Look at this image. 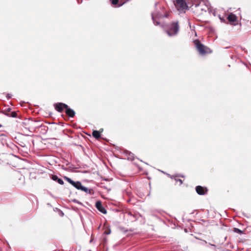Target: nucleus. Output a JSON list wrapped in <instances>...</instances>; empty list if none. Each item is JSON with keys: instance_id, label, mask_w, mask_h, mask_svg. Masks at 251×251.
I'll return each instance as SVG.
<instances>
[{"instance_id": "39448f33", "label": "nucleus", "mask_w": 251, "mask_h": 251, "mask_svg": "<svg viewBox=\"0 0 251 251\" xmlns=\"http://www.w3.org/2000/svg\"><path fill=\"white\" fill-rule=\"evenodd\" d=\"M172 1L178 10H183L187 7L185 0H172Z\"/></svg>"}, {"instance_id": "9d476101", "label": "nucleus", "mask_w": 251, "mask_h": 251, "mask_svg": "<svg viewBox=\"0 0 251 251\" xmlns=\"http://www.w3.org/2000/svg\"><path fill=\"white\" fill-rule=\"evenodd\" d=\"M228 20L230 22H234L236 21L237 17L234 14L230 13L227 17Z\"/></svg>"}, {"instance_id": "6e6552de", "label": "nucleus", "mask_w": 251, "mask_h": 251, "mask_svg": "<svg viewBox=\"0 0 251 251\" xmlns=\"http://www.w3.org/2000/svg\"><path fill=\"white\" fill-rule=\"evenodd\" d=\"M66 114L70 117L73 118L75 115V112L74 110L70 108L68 106V108H65Z\"/></svg>"}, {"instance_id": "20e7f679", "label": "nucleus", "mask_w": 251, "mask_h": 251, "mask_svg": "<svg viewBox=\"0 0 251 251\" xmlns=\"http://www.w3.org/2000/svg\"><path fill=\"white\" fill-rule=\"evenodd\" d=\"M178 30V22H175L169 25L168 29L166 32L169 36H173L177 34Z\"/></svg>"}, {"instance_id": "6ab92c4d", "label": "nucleus", "mask_w": 251, "mask_h": 251, "mask_svg": "<svg viewBox=\"0 0 251 251\" xmlns=\"http://www.w3.org/2000/svg\"><path fill=\"white\" fill-rule=\"evenodd\" d=\"M41 127L43 128V130H44L45 132H47V131L48 129V127L45 126H42Z\"/></svg>"}, {"instance_id": "0eeeda50", "label": "nucleus", "mask_w": 251, "mask_h": 251, "mask_svg": "<svg viewBox=\"0 0 251 251\" xmlns=\"http://www.w3.org/2000/svg\"><path fill=\"white\" fill-rule=\"evenodd\" d=\"M96 207L97 209L103 214H106L107 211L105 208L102 206L100 201H97L95 204Z\"/></svg>"}, {"instance_id": "f8f14e48", "label": "nucleus", "mask_w": 251, "mask_h": 251, "mask_svg": "<svg viewBox=\"0 0 251 251\" xmlns=\"http://www.w3.org/2000/svg\"><path fill=\"white\" fill-rule=\"evenodd\" d=\"M5 115L9 117H13V118H16L17 116V114L15 111H13L10 113H6Z\"/></svg>"}, {"instance_id": "f3484780", "label": "nucleus", "mask_w": 251, "mask_h": 251, "mask_svg": "<svg viewBox=\"0 0 251 251\" xmlns=\"http://www.w3.org/2000/svg\"><path fill=\"white\" fill-rule=\"evenodd\" d=\"M128 215H130L131 217H133V218L131 219V220H132V221H136L137 220V218L131 213L129 212L128 213Z\"/></svg>"}, {"instance_id": "f03ea898", "label": "nucleus", "mask_w": 251, "mask_h": 251, "mask_svg": "<svg viewBox=\"0 0 251 251\" xmlns=\"http://www.w3.org/2000/svg\"><path fill=\"white\" fill-rule=\"evenodd\" d=\"M64 179L77 190H81L87 194H91L92 190L82 186L80 181H75L67 176H64Z\"/></svg>"}, {"instance_id": "412c9836", "label": "nucleus", "mask_w": 251, "mask_h": 251, "mask_svg": "<svg viewBox=\"0 0 251 251\" xmlns=\"http://www.w3.org/2000/svg\"><path fill=\"white\" fill-rule=\"evenodd\" d=\"M111 233V230L110 229H108L107 230H106L105 231H104V234H106V235H108V234H110Z\"/></svg>"}, {"instance_id": "4468645a", "label": "nucleus", "mask_w": 251, "mask_h": 251, "mask_svg": "<svg viewBox=\"0 0 251 251\" xmlns=\"http://www.w3.org/2000/svg\"><path fill=\"white\" fill-rule=\"evenodd\" d=\"M6 137H6V136L5 134H1L0 135V140L6 141Z\"/></svg>"}, {"instance_id": "f257e3e1", "label": "nucleus", "mask_w": 251, "mask_h": 251, "mask_svg": "<svg viewBox=\"0 0 251 251\" xmlns=\"http://www.w3.org/2000/svg\"><path fill=\"white\" fill-rule=\"evenodd\" d=\"M164 10L159 3L155 4V10L151 13V18L155 25H159V22L157 20L164 17H167L168 15L164 14Z\"/></svg>"}, {"instance_id": "ddd939ff", "label": "nucleus", "mask_w": 251, "mask_h": 251, "mask_svg": "<svg viewBox=\"0 0 251 251\" xmlns=\"http://www.w3.org/2000/svg\"><path fill=\"white\" fill-rule=\"evenodd\" d=\"M233 231L234 232L239 233V234H242L243 233V231L237 228H234Z\"/></svg>"}, {"instance_id": "423d86ee", "label": "nucleus", "mask_w": 251, "mask_h": 251, "mask_svg": "<svg viewBox=\"0 0 251 251\" xmlns=\"http://www.w3.org/2000/svg\"><path fill=\"white\" fill-rule=\"evenodd\" d=\"M54 106L55 110L59 112H62L64 108H68V105L62 102L54 103Z\"/></svg>"}, {"instance_id": "9b49d317", "label": "nucleus", "mask_w": 251, "mask_h": 251, "mask_svg": "<svg viewBox=\"0 0 251 251\" xmlns=\"http://www.w3.org/2000/svg\"><path fill=\"white\" fill-rule=\"evenodd\" d=\"M92 135L96 139H99L100 137V132L97 130H94Z\"/></svg>"}, {"instance_id": "7ed1b4c3", "label": "nucleus", "mask_w": 251, "mask_h": 251, "mask_svg": "<svg viewBox=\"0 0 251 251\" xmlns=\"http://www.w3.org/2000/svg\"><path fill=\"white\" fill-rule=\"evenodd\" d=\"M194 43L200 54L204 55L212 52V50L208 48L202 44L199 40H195Z\"/></svg>"}, {"instance_id": "4be33fe9", "label": "nucleus", "mask_w": 251, "mask_h": 251, "mask_svg": "<svg viewBox=\"0 0 251 251\" xmlns=\"http://www.w3.org/2000/svg\"><path fill=\"white\" fill-rule=\"evenodd\" d=\"M176 181H178V182H179L180 184H182V180L181 179H176Z\"/></svg>"}, {"instance_id": "b1692460", "label": "nucleus", "mask_w": 251, "mask_h": 251, "mask_svg": "<svg viewBox=\"0 0 251 251\" xmlns=\"http://www.w3.org/2000/svg\"><path fill=\"white\" fill-rule=\"evenodd\" d=\"M211 246H214V247H215V245H213V244H210Z\"/></svg>"}, {"instance_id": "dca6fc26", "label": "nucleus", "mask_w": 251, "mask_h": 251, "mask_svg": "<svg viewBox=\"0 0 251 251\" xmlns=\"http://www.w3.org/2000/svg\"><path fill=\"white\" fill-rule=\"evenodd\" d=\"M127 158H128V159L133 160V159H134L133 154L131 152H130L128 154V156H127Z\"/></svg>"}, {"instance_id": "aec40b11", "label": "nucleus", "mask_w": 251, "mask_h": 251, "mask_svg": "<svg viewBox=\"0 0 251 251\" xmlns=\"http://www.w3.org/2000/svg\"><path fill=\"white\" fill-rule=\"evenodd\" d=\"M11 111L10 108H8L4 110V114L5 115L6 113H10Z\"/></svg>"}, {"instance_id": "2eb2a0df", "label": "nucleus", "mask_w": 251, "mask_h": 251, "mask_svg": "<svg viewBox=\"0 0 251 251\" xmlns=\"http://www.w3.org/2000/svg\"><path fill=\"white\" fill-rule=\"evenodd\" d=\"M51 178L53 180L55 181H57V179H59L58 176H56V175H52L51 176Z\"/></svg>"}, {"instance_id": "393cba45", "label": "nucleus", "mask_w": 251, "mask_h": 251, "mask_svg": "<svg viewBox=\"0 0 251 251\" xmlns=\"http://www.w3.org/2000/svg\"><path fill=\"white\" fill-rule=\"evenodd\" d=\"M1 126H2L0 124V127H1Z\"/></svg>"}, {"instance_id": "1a4fd4ad", "label": "nucleus", "mask_w": 251, "mask_h": 251, "mask_svg": "<svg viewBox=\"0 0 251 251\" xmlns=\"http://www.w3.org/2000/svg\"><path fill=\"white\" fill-rule=\"evenodd\" d=\"M196 191L197 193L200 195H204L207 191L203 187L201 186H197L196 187Z\"/></svg>"}, {"instance_id": "5701e85b", "label": "nucleus", "mask_w": 251, "mask_h": 251, "mask_svg": "<svg viewBox=\"0 0 251 251\" xmlns=\"http://www.w3.org/2000/svg\"><path fill=\"white\" fill-rule=\"evenodd\" d=\"M11 97H12V95L11 94H7L6 97L8 99H10L11 98Z\"/></svg>"}, {"instance_id": "a211bd4d", "label": "nucleus", "mask_w": 251, "mask_h": 251, "mask_svg": "<svg viewBox=\"0 0 251 251\" xmlns=\"http://www.w3.org/2000/svg\"><path fill=\"white\" fill-rule=\"evenodd\" d=\"M59 184H61V185H63L64 184V181L63 180L61 179V178H59L58 179H57V181Z\"/></svg>"}]
</instances>
